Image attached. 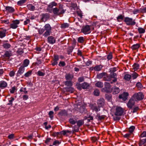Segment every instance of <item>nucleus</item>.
<instances>
[{
	"label": "nucleus",
	"instance_id": "nucleus-1",
	"mask_svg": "<svg viewBox=\"0 0 146 146\" xmlns=\"http://www.w3.org/2000/svg\"><path fill=\"white\" fill-rule=\"evenodd\" d=\"M131 97L135 101H140L143 100L144 97L143 93L139 92L133 94Z\"/></svg>",
	"mask_w": 146,
	"mask_h": 146
},
{
	"label": "nucleus",
	"instance_id": "nucleus-2",
	"mask_svg": "<svg viewBox=\"0 0 146 146\" xmlns=\"http://www.w3.org/2000/svg\"><path fill=\"white\" fill-rule=\"evenodd\" d=\"M124 21L127 25L133 26L135 25L136 22L135 20H133L132 18L128 17H125L124 18Z\"/></svg>",
	"mask_w": 146,
	"mask_h": 146
},
{
	"label": "nucleus",
	"instance_id": "nucleus-3",
	"mask_svg": "<svg viewBox=\"0 0 146 146\" xmlns=\"http://www.w3.org/2000/svg\"><path fill=\"white\" fill-rule=\"evenodd\" d=\"M25 68L23 66H21L19 68L16 74V80H19L20 78V76L24 72Z\"/></svg>",
	"mask_w": 146,
	"mask_h": 146
},
{
	"label": "nucleus",
	"instance_id": "nucleus-4",
	"mask_svg": "<svg viewBox=\"0 0 146 146\" xmlns=\"http://www.w3.org/2000/svg\"><path fill=\"white\" fill-rule=\"evenodd\" d=\"M81 32L85 35L90 34L91 32L90 26L89 25H86L82 27L81 29Z\"/></svg>",
	"mask_w": 146,
	"mask_h": 146
},
{
	"label": "nucleus",
	"instance_id": "nucleus-5",
	"mask_svg": "<svg viewBox=\"0 0 146 146\" xmlns=\"http://www.w3.org/2000/svg\"><path fill=\"white\" fill-rule=\"evenodd\" d=\"M123 112L124 110L123 108L117 106L114 114L116 116H120L123 115Z\"/></svg>",
	"mask_w": 146,
	"mask_h": 146
},
{
	"label": "nucleus",
	"instance_id": "nucleus-6",
	"mask_svg": "<svg viewBox=\"0 0 146 146\" xmlns=\"http://www.w3.org/2000/svg\"><path fill=\"white\" fill-rule=\"evenodd\" d=\"M135 101L131 97L127 104V107L129 109H131L135 105Z\"/></svg>",
	"mask_w": 146,
	"mask_h": 146
},
{
	"label": "nucleus",
	"instance_id": "nucleus-7",
	"mask_svg": "<svg viewBox=\"0 0 146 146\" xmlns=\"http://www.w3.org/2000/svg\"><path fill=\"white\" fill-rule=\"evenodd\" d=\"M20 23V21L19 20H16L13 21L12 23L10 25V27L13 29H16L18 27V25Z\"/></svg>",
	"mask_w": 146,
	"mask_h": 146
},
{
	"label": "nucleus",
	"instance_id": "nucleus-8",
	"mask_svg": "<svg viewBox=\"0 0 146 146\" xmlns=\"http://www.w3.org/2000/svg\"><path fill=\"white\" fill-rule=\"evenodd\" d=\"M111 86L109 83L105 82L104 83V88L103 89L106 92H109L111 91Z\"/></svg>",
	"mask_w": 146,
	"mask_h": 146
},
{
	"label": "nucleus",
	"instance_id": "nucleus-9",
	"mask_svg": "<svg viewBox=\"0 0 146 146\" xmlns=\"http://www.w3.org/2000/svg\"><path fill=\"white\" fill-rule=\"evenodd\" d=\"M57 5V3L54 1H53L49 3L48 6L46 10L48 11L51 13L52 11V8L54 6H56Z\"/></svg>",
	"mask_w": 146,
	"mask_h": 146
},
{
	"label": "nucleus",
	"instance_id": "nucleus-10",
	"mask_svg": "<svg viewBox=\"0 0 146 146\" xmlns=\"http://www.w3.org/2000/svg\"><path fill=\"white\" fill-rule=\"evenodd\" d=\"M129 95L128 93L124 92L122 94L120 95L119 96V98L120 99H122L124 101H125L127 98V96Z\"/></svg>",
	"mask_w": 146,
	"mask_h": 146
},
{
	"label": "nucleus",
	"instance_id": "nucleus-11",
	"mask_svg": "<svg viewBox=\"0 0 146 146\" xmlns=\"http://www.w3.org/2000/svg\"><path fill=\"white\" fill-rule=\"evenodd\" d=\"M47 41L49 43L52 44L55 43L56 40L54 37L50 36L48 37Z\"/></svg>",
	"mask_w": 146,
	"mask_h": 146
},
{
	"label": "nucleus",
	"instance_id": "nucleus-12",
	"mask_svg": "<svg viewBox=\"0 0 146 146\" xmlns=\"http://www.w3.org/2000/svg\"><path fill=\"white\" fill-rule=\"evenodd\" d=\"M41 20L42 22H45L46 21L47 18L49 17V15L47 13L42 14L41 15Z\"/></svg>",
	"mask_w": 146,
	"mask_h": 146
},
{
	"label": "nucleus",
	"instance_id": "nucleus-13",
	"mask_svg": "<svg viewBox=\"0 0 146 146\" xmlns=\"http://www.w3.org/2000/svg\"><path fill=\"white\" fill-rule=\"evenodd\" d=\"M58 114L59 116H67L68 115L67 111L65 110H61Z\"/></svg>",
	"mask_w": 146,
	"mask_h": 146
},
{
	"label": "nucleus",
	"instance_id": "nucleus-14",
	"mask_svg": "<svg viewBox=\"0 0 146 146\" xmlns=\"http://www.w3.org/2000/svg\"><path fill=\"white\" fill-rule=\"evenodd\" d=\"M5 9L7 12L10 13H13L15 11L14 9L12 7L10 6H6Z\"/></svg>",
	"mask_w": 146,
	"mask_h": 146
},
{
	"label": "nucleus",
	"instance_id": "nucleus-15",
	"mask_svg": "<svg viewBox=\"0 0 146 146\" xmlns=\"http://www.w3.org/2000/svg\"><path fill=\"white\" fill-rule=\"evenodd\" d=\"M12 55V53L11 51H6L3 56L4 58H9Z\"/></svg>",
	"mask_w": 146,
	"mask_h": 146
},
{
	"label": "nucleus",
	"instance_id": "nucleus-16",
	"mask_svg": "<svg viewBox=\"0 0 146 146\" xmlns=\"http://www.w3.org/2000/svg\"><path fill=\"white\" fill-rule=\"evenodd\" d=\"M97 103L98 105V107H102L104 106V100L103 98H101L98 100L97 101Z\"/></svg>",
	"mask_w": 146,
	"mask_h": 146
},
{
	"label": "nucleus",
	"instance_id": "nucleus-17",
	"mask_svg": "<svg viewBox=\"0 0 146 146\" xmlns=\"http://www.w3.org/2000/svg\"><path fill=\"white\" fill-rule=\"evenodd\" d=\"M7 85V83L5 81H0V88L2 89L6 88Z\"/></svg>",
	"mask_w": 146,
	"mask_h": 146
},
{
	"label": "nucleus",
	"instance_id": "nucleus-18",
	"mask_svg": "<svg viewBox=\"0 0 146 146\" xmlns=\"http://www.w3.org/2000/svg\"><path fill=\"white\" fill-rule=\"evenodd\" d=\"M111 91H112L114 94H116L119 92L120 90L118 87L114 86L112 88Z\"/></svg>",
	"mask_w": 146,
	"mask_h": 146
},
{
	"label": "nucleus",
	"instance_id": "nucleus-19",
	"mask_svg": "<svg viewBox=\"0 0 146 146\" xmlns=\"http://www.w3.org/2000/svg\"><path fill=\"white\" fill-rule=\"evenodd\" d=\"M7 30L5 29L0 31V38H2L6 36Z\"/></svg>",
	"mask_w": 146,
	"mask_h": 146
},
{
	"label": "nucleus",
	"instance_id": "nucleus-20",
	"mask_svg": "<svg viewBox=\"0 0 146 146\" xmlns=\"http://www.w3.org/2000/svg\"><path fill=\"white\" fill-rule=\"evenodd\" d=\"M111 78H114L113 80V82H115L117 81V78H116L117 76V74L114 72H111L110 75Z\"/></svg>",
	"mask_w": 146,
	"mask_h": 146
},
{
	"label": "nucleus",
	"instance_id": "nucleus-21",
	"mask_svg": "<svg viewBox=\"0 0 146 146\" xmlns=\"http://www.w3.org/2000/svg\"><path fill=\"white\" fill-rule=\"evenodd\" d=\"M95 85L97 87L101 88L103 86V83L102 82L99 81L95 83Z\"/></svg>",
	"mask_w": 146,
	"mask_h": 146
},
{
	"label": "nucleus",
	"instance_id": "nucleus-22",
	"mask_svg": "<svg viewBox=\"0 0 146 146\" xmlns=\"http://www.w3.org/2000/svg\"><path fill=\"white\" fill-rule=\"evenodd\" d=\"M91 109L95 111H100V108L99 107L98 108L96 106L94 105H92L91 106Z\"/></svg>",
	"mask_w": 146,
	"mask_h": 146
},
{
	"label": "nucleus",
	"instance_id": "nucleus-23",
	"mask_svg": "<svg viewBox=\"0 0 146 146\" xmlns=\"http://www.w3.org/2000/svg\"><path fill=\"white\" fill-rule=\"evenodd\" d=\"M27 7L28 9L31 11H34L35 10V7L32 4H29L27 5Z\"/></svg>",
	"mask_w": 146,
	"mask_h": 146
},
{
	"label": "nucleus",
	"instance_id": "nucleus-24",
	"mask_svg": "<svg viewBox=\"0 0 146 146\" xmlns=\"http://www.w3.org/2000/svg\"><path fill=\"white\" fill-rule=\"evenodd\" d=\"M146 142V137L141 138L140 142L139 143V145L141 146L144 144Z\"/></svg>",
	"mask_w": 146,
	"mask_h": 146
},
{
	"label": "nucleus",
	"instance_id": "nucleus-25",
	"mask_svg": "<svg viewBox=\"0 0 146 146\" xmlns=\"http://www.w3.org/2000/svg\"><path fill=\"white\" fill-rule=\"evenodd\" d=\"M27 1V0H20L17 2V4L19 6H22L24 5Z\"/></svg>",
	"mask_w": 146,
	"mask_h": 146
},
{
	"label": "nucleus",
	"instance_id": "nucleus-26",
	"mask_svg": "<svg viewBox=\"0 0 146 146\" xmlns=\"http://www.w3.org/2000/svg\"><path fill=\"white\" fill-rule=\"evenodd\" d=\"M44 27V29L45 30V31H51V28L49 24H46Z\"/></svg>",
	"mask_w": 146,
	"mask_h": 146
},
{
	"label": "nucleus",
	"instance_id": "nucleus-27",
	"mask_svg": "<svg viewBox=\"0 0 146 146\" xmlns=\"http://www.w3.org/2000/svg\"><path fill=\"white\" fill-rule=\"evenodd\" d=\"M73 78V76L70 74H67L65 76V78L67 80L71 81Z\"/></svg>",
	"mask_w": 146,
	"mask_h": 146
},
{
	"label": "nucleus",
	"instance_id": "nucleus-28",
	"mask_svg": "<svg viewBox=\"0 0 146 146\" xmlns=\"http://www.w3.org/2000/svg\"><path fill=\"white\" fill-rule=\"evenodd\" d=\"M124 16L122 15H120L117 17V20L118 22H121L122 21L124 20Z\"/></svg>",
	"mask_w": 146,
	"mask_h": 146
},
{
	"label": "nucleus",
	"instance_id": "nucleus-29",
	"mask_svg": "<svg viewBox=\"0 0 146 146\" xmlns=\"http://www.w3.org/2000/svg\"><path fill=\"white\" fill-rule=\"evenodd\" d=\"M29 64V60L28 59L25 60L23 62V63L21 65L22 66H23L25 68Z\"/></svg>",
	"mask_w": 146,
	"mask_h": 146
},
{
	"label": "nucleus",
	"instance_id": "nucleus-30",
	"mask_svg": "<svg viewBox=\"0 0 146 146\" xmlns=\"http://www.w3.org/2000/svg\"><path fill=\"white\" fill-rule=\"evenodd\" d=\"M65 11V10L63 9L62 7H59L58 10V15H60L64 14V13Z\"/></svg>",
	"mask_w": 146,
	"mask_h": 146
},
{
	"label": "nucleus",
	"instance_id": "nucleus-31",
	"mask_svg": "<svg viewBox=\"0 0 146 146\" xmlns=\"http://www.w3.org/2000/svg\"><path fill=\"white\" fill-rule=\"evenodd\" d=\"M137 30L139 34H143L145 32V29L141 27H139Z\"/></svg>",
	"mask_w": 146,
	"mask_h": 146
},
{
	"label": "nucleus",
	"instance_id": "nucleus-32",
	"mask_svg": "<svg viewBox=\"0 0 146 146\" xmlns=\"http://www.w3.org/2000/svg\"><path fill=\"white\" fill-rule=\"evenodd\" d=\"M58 10L59 8L56 7L53 8L52 10V12L54 14L58 15Z\"/></svg>",
	"mask_w": 146,
	"mask_h": 146
},
{
	"label": "nucleus",
	"instance_id": "nucleus-33",
	"mask_svg": "<svg viewBox=\"0 0 146 146\" xmlns=\"http://www.w3.org/2000/svg\"><path fill=\"white\" fill-rule=\"evenodd\" d=\"M107 74V73L105 72H103L101 73H100L97 75V78L100 79L102 78L103 77L106 76Z\"/></svg>",
	"mask_w": 146,
	"mask_h": 146
},
{
	"label": "nucleus",
	"instance_id": "nucleus-34",
	"mask_svg": "<svg viewBox=\"0 0 146 146\" xmlns=\"http://www.w3.org/2000/svg\"><path fill=\"white\" fill-rule=\"evenodd\" d=\"M69 122L71 124L74 125L76 123L77 120L76 119H74L72 118H70L69 120Z\"/></svg>",
	"mask_w": 146,
	"mask_h": 146
},
{
	"label": "nucleus",
	"instance_id": "nucleus-35",
	"mask_svg": "<svg viewBox=\"0 0 146 146\" xmlns=\"http://www.w3.org/2000/svg\"><path fill=\"white\" fill-rule=\"evenodd\" d=\"M102 66L101 65H97L94 67V70L95 71H99L101 70Z\"/></svg>",
	"mask_w": 146,
	"mask_h": 146
},
{
	"label": "nucleus",
	"instance_id": "nucleus-36",
	"mask_svg": "<svg viewBox=\"0 0 146 146\" xmlns=\"http://www.w3.org/2000/svg\"><path fill=\"white\" fill-rule=\"evenodd\" d=\"M46 31L43 34V36L45 37H47L49 36L51 33V31Z\"/></svg>",
	"mask_w": 146,
	"mask_h": 146
},
{
	"label": "nucleus",
	"instance_id": "nucleus-37",
	"mask_svg": "<svg viewBox=\"0 0 146 146\" xmlns=\"http://www.w3.org/2000/svg\"><path fill=\"white\" fill-rule=\"evenodd\" d=\"M133 68L134 70L136 71L139 68V64L135 63L133 66Z\"/></svg>",
	"mask_w": 146,
	"mask_h": 146
},
{
	"label": "nucleus",
	"instance_id": "nucleus-38",
	"mask_svg": "<svg viewBox=\"0 0 146 146\" xmlns=\"http://www.w3.org/2000/svg\"><path fill=\"white\" fill-rule=\"evenodd\" d=\"M82 84V88L83 89H87L89 86V84L86 82H84Z\"/></svg>",
	"mask_w": 146,
	"mask_h": 146
},
{
	"label": "nucleus",
	"instance_id": "nucleus-39",
	"mask_svg": "<svg viewBox=\"0 0 146 146\" xmlns=\"http://www.w3.org/2000/svg\"><path fill=\"white\" fill-rule=\"evenodd\" d=\"M66 91L70 92L71 93H73L74 91V88L71 87H67L66 88Z\"/></svg>",
	"mask_w": 146,
	"mask_h": 146
},
{
	"label": "nucleus",
	"instance_id": "nucleus-40",
	"mask_svg": "<svg viewBox=\"0 0 146 146\" xmlns=\"http://www.w3.org/2000/svg\"><path fill=\"white\" fill-rule=\"evenodd\" d=\"M32 74V70H29L25 74L24 76H25V77H28L30 76Z\"/></svg>",
	"mask_w": 146,
	"mask_h": 146
},
{
	"label": "nucleus",
	"instance_id": "nucleus-41",
	"mask_svg": "<svg viewBox=\"0 0 146 146\" xmlns=\"http://www.w3.org/2000/svg\"><path fill=\"white\" fill-rule=\"evenodd\" d=\"M85 40L84 38L83 37H80L78 38V41L79 43H84Z\"/></svg>",
	"mask_w": 146,
	"mask_h": 146
},
{
	"label": "nucleus",
	"instance_id": "nucleus-42",
	"mask_svg": "<svg viewBox=\"0 0 146 146\" xmlns=\"http://www.w3.org/2000/svg\"><path fill=\"white\" fill-rule=\"evenodd\" d=\"M111 78L110 76H107V74L104 78V80L105 81H110L111 80Z\"/></svg>",
	"mask_w": 146,
	"mask_h": 146
},
{
	"label": "nucleus",
	"instance_id": "nucleus-43",
	"mask_svg": "<svg viewBox=\"0 0 146 146\" xmlns=\"http://www.w3.org/2000/svg\"><path fill=\"white\" fill-rule=\"evenodd\" d=\"M69 24L66 23H64L61 25V27L62 29H65L68 27Z\"/></svg>",
	"mask_w": 146,
	"mask_h": 146
},
{
	"label": "nucleus",
	"instance_id": "nucleus-44",
	"mask_svg": "<svg viewBox=\"0 0 146 146\" xmlns=\"http://www.w3.org/2000/svg\"><path fill=\"white\" fill-rule=\"evenodd\" d=\"M131 76L129 74H125L124 77L125 80L127 81H129L131 79Z\"/></svg>",
	"mask_w": 146,
	"mask_h": 146
},
{
	"label": "nucleus",
	"instance_id": "nucleus-45",
	"mask_svg": "<svg viewBox=\"0 0 146 146\" xmlns=\"http://www.w3.org/2000/svg\"><path fill=\"white\" fill-rule=\"evenodd\" d=\"M65 85L69 87L72 86V83L70 81H67L65 82Z\"/></svg>",
	"mask_w": 146,
	"mask_h": 146
},
{
	"label": "nucleus",
	"instance_id": "nucleus-46",
	"mask_svg": "<svg viewBox=\"0 0 146 146\" xmlns=\"http://www.w3.org/2000/svg\"><path fill=\"white\" fill-rule=\"evenodd\" d=\"M77 124V125L79 127H80L84 123V122L83 120H79L77 121L76 123Z\"/></svg>",
	"mask_w": 146,
	"mask_h": 146
},
{
	"label": "nucleus",
	"instance_id": "nucleus-47",
	"mask_svg": "<svg viewBox=\"0 0 146 146\" xmlns=\"http://www.w3.org/2000/svg\"><path fill=\"white\" fill-rule=\"evenodd\" d=\"M76 13L78 16L80 17V18H82L83 13L80 10L77 11H76Z\"/></svg>",
	"mask_w": 146,
	"mask_h": 146
},
{
	"label": "nucleus",
	"instance_id": "nucleus-48",
	"mask_svg": "<svg viewBox=\"0 0 146 146\" xmlns=\"http://www.w3.org/2000/svg\"><path fill=\"white\" fill-rule=\"evenodd\" d=\"M79 127L78 126H77L76 125H74V130L73 131V133L78 132L79 131Z\"/></svg>",
	"mask_w": 146,
	"mask_h": 146
},
{
	"label": "nucleus",
	"instance_id": "nucleus-49",
	"mask_svg": "<svg viewBox=\"0 0 146 146\" xmlns=\"http://www.w3.org/2000/svg\"><path fill=\"white\" fill-rule=\"evenodd\" d=\"M136 86L139 89L142 88L143 86L141 84L140 82H138L137 83Z\"/></svg>",
	"mask_w": 146,
	"mask_h": 146
},
{
	"label": "nucleus",
	"instance_id": "nucleus-50",
	"mask_svg": "<svg viewBox=\"0 0 146 146\" xmlns=\"http://www.w3.org/2000/svg\"><path fill=\"white\" fill-rule=\"evenodd\" d=\"M74 49V47L72 46H70L67 49V52L68 54L71 52Z\"/></svg>",
	"mask_w": 146,
	"mask_h": 146
},
{
	"label": "nucleus",
	"instance_id": "nucleus-51",
	"mask_svg": "<svg viewBox=\"0 0 146 146\" xmlns=\"http://www.w3.org/2000/svg\"><path fill=\"white\" fill-rule=\"evenodd\" d=\"M132 78L133 79H135L138 76V74L136 72H134L131 74Z\"/></svg>",
	"mask_w": 146,
	"mask_h": 146
},
{
	"label": "nucleus",
	"instance_id": "nucleus-52",
	"mask_svg": "<svg viewBox=\"0 0 146 146\" xmlns=\"http://www.w3.org/2000/svg\"><path fill=\"white\" fill-rule=\"evenodd\" d=\"M36 74L39 76H42L44 75L45 74L39 70L36 73Z\"/></svg>",
	"mask_w": 146,
	"mask_h": 146
},
{
	"label": "nucleus",
	"instance_id": "nucleus-53",
	"mask_svg": "<svg viewBox=\"0 0 146 146\" xmlns=\"http://www.w3.org/2000/svg\"><path fill=\"white\" fill-rule=\"evenodd\" d=\"M93 93L94 95L98 96L99 95L100 91L99 90L96 89L94 91Z\"/></svg>",
	"mask_w": 146,
	"mask_h": 146
},
{
	"label": "nucleus",
	"instance_id": "nucleus-54",
	"mask_svg": "<svg viewBox=\"0 0 146 146\" xmlns=\"http://www.w3.org/2000/svg\"><path fill=\"white\" fill-rule=\"evenodd\" d=\"M135 129V127L134 126H132L129 128V132L131 133L134 131Z\"/></svg>",
	"mask_w": 146,
	"mask_h": 146
},
{
	"label": "nucleus",
	"instance_id": "nucleus-55",
	"mask_svg": "<svg viewBox=\"0 0 146 146\" xmlns=\"http://www.w3.org/2000/svg\"><path fill=\"white\" fill-rule=\"evenodd\" d=\"M17 52L19 55H21L24 52L23 49L21 48H19Z\"/></svg>",
	"mask_w": 146,
	"mask_h": 146
},
{
	"label": "nucleus",
	"instance_id": "nucleus-56",
	"mask_svg": "<svg viewBox=\"0 0 146 146\" xmlns=\"http://www.w3.org/2000/svg\"><path fill=\"white\" fill-rule=\"evenodd\" d=\"M44 31L45 30L43 28L40 29L38 30V33L40 35L42 34Z\"/></svg>",
	"mask_w": 146,
	"mask_h": 146
},
{
	"label": "nucleus",
	"instance_id": "nucleus-57",
	"mask_svg": "<svg viewBox=\"0 0 146 146\" xmlns=\"http://www.w3.org/2000/svg\"><path fill=\"white\" fill-rule=\"evenodd\" d=\"M16 90V87L15 86H14L12 87V88L10 90V91L11 93L13 94L15 92V91Z\"/></svg>",
	"mask_w": 146,
	"mask_h": 146
},
{
	"label": "nucleus",
	"instance_id": "nucleus-58",
	"mask_svg": "<svg viewBox=\"0 0 146 146\" xmlns=\"http://www.w3.org/2000/svg\"><path fill=\"white\" fill-rule=\"evenodd\" d=\"M53 114L54 112L52 111H50L48 113L49 117L51 119H52L53 118L54 116Z\"/></svg>",
	"mask_w": 146,
	"mask_h": 146
},
{
	"label": "nucleus",
	"instance_id": "nucleus-59",
	"mask_svg": "<svg viewBox=\"0 0 146 146\" xmlns=\"http://www.w3.org/2000/svg\"><path fill=\"white\" fill-rule=\"evenodd\" d=\"M82 84H76V86H77V88L79 90H81L82 88Z\"/></svg>",
	"mask_w": 146,
	"mask_h": 146
},
{
	"label": "nucleus",
	"instance_id": "nucleus-60",
	"mask_svg": "<svg viewBox=\"0 0 146 146\" xmlns=\"http://www.w3.org/2000/svg\"><path fill=\"white\" fill-rule=\"evenodd\" d=\"M139 46H131L130 48L134 50H136L139 48Z\"/></svg>",
	"mask_w": 146,
	"mask_h": 146
},
{
	"label": "nucleus",
	"instance_id": "nucleus-61",
	"mask_svg": "<svg viewBox=\"0 0 146 146\" xmlns=\"http://www.w3.org/2000/svg\"><path fill=\"white\" fill-rule=\"evenodd\" d=\"M98 119L101 120L104 119L105 118V116L104 115H98L97 116Z\"/></svg>",
	"mask_w": 146,
	"mask_h": 146
},
{
	"label": "nucleus",
	"instance_id": "nucleus-62",
	"mask_svg": "<svg viewBox=\"0 0 146 146\" xmlns=\"http://www.w3.org/2000/svg\"><path fill=\"white\" fill-rule=\"evenodd\" d=\"M14 100V98L13 97H11L10 98V100H9V103L8 104V105H10L12 104V102Z\"/></svg>",
	"mask_w": 146,
	"mask_h": 146
},
{
	"label": "nucleus",
	"instance_id": "nucleus-63",
	"mask_svg": "<svg viewBox=\"0 0 146 146\" xmlns=\"http://www.w3.org/2000/svg\"><path fill=\"white\" fill-rule=\"evenodd\" d=\"M66 65L65 62L64 61H60V62L58 65L60 66H64Z\"/></svg>",
	"mask_w": 146,
	"mask_h": 146
},
{
	"label": "nucleus",
	"instance_id": "nucleus-64",
	"mask_svg": "<svg viewBox=\"0 0 146 146\" xmlns=\"http://www.w3.org/2000/svg\"><path fill=\"white\" fill-rule=\"evenodd\" d=\"M141 138L146 137V131H144L141 135Z\"/></svg>",
	"mask_w": 146,
	"mask_h": 146
}]
</instances>
